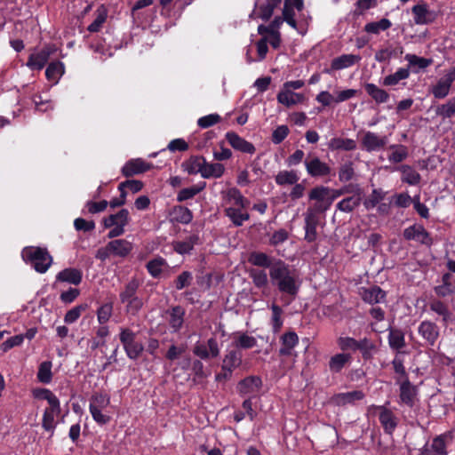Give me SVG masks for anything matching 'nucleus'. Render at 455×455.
I'll return each instance as SVG.
<instances>
[{
    "label": "nucleus",
    "mask_w": 455,
    "mask_h": 455,
    "mask_svg": "<svg viewBox=\"0 0 455 455\" xmlns=\"http://www.w3.org/2000/svg\"><path fill=\"white\" fill-rule=\"evenodd\" d=\"M261 387V379L259 376L251 375L240 380L236 388L241 395L252 398L258 395Z\"/></svg>",
    "instance_id": "6e6552de"
},
{
    "label": "nucleus",
    "mask_w": 455,
    "mask_h": 455,
    "mask_svg": "<svg viewBox=\"0 0 455 455\" xmlns=\"http://www.w3.org/2000/svg\"><path fill=\"white\" fill-rule=\"evenodd\" d=\"M52 363L50 361H44L40 363L37 371V379L41 383L49 384L52 381Z\"/></svg>",
    "instance_id": "5fc2aeb1"
},
{
    "label": "nucleus",
    "mask_w": 455,
    "mask_h": 455,
    "mask_svg": "<svg viewBox=\"0 0 455 455\" xmlns=\"http://www.w3.org/2000/svg\"><path fill=\"white\" fill-rule=\"evenodd\" d=\"M225 172V166L220 163H208L204 162V169L202 172V178L204 179H219L223 176Z\"/></svg>",
    "instance_id": "e433bc0d"
},
{
    "label": "nucleus",
    "mask_w": 455,
    "mask_h": 455,
    "mask_svg": "<svg viewBox=\"0 0 455 455\" xmlns=\"http://www.w3.org/2000/svg\"><path fill=\"white\" fill-rule=\"evenodd\" d=\"M363 300L369 304H378L385 301L386 292L379 286L362 288L360 291Z\"/></svg>",
    "instance_id": "393cba45"
},
{
    "label": "nucleus",
    "mask_w": 455,
    "mask_h": 455,
    "mask_svg": "<svg viewBox=\"0 0 455 455\" xmlns=\"http://www.w3.org/2000/svg\"><path fill=\"white\" fill-rule=\"evenodd\" d=\"M387 339L390 348L397 353L406 346L404 333L399 329L389 328Z\"/></svg>",
    "instance_id": "2f4dec72"
},
{
    "label": "nucleus",
    "mask_w": 455,
    "mask_h": 455,
    "mask_svg": "<svg viewBox=\"0 0 455 455\" xmlns=\"http://www.w3.org/2000/svg\"><path fill=\"white\" fill-rule=\"evenodd\" d=\"M22 258L31 264L38 273H45L50 267L52 259L46 249L40 247H26L22 251Z\"/></svg>",
    "instance_id": "7ed1b4c3"
},
{
    "label": "nucleus",
    "mask_w": 455,
    "mask_h": 455,
    "mask_svg": "<svg viewBox=\"0 0 455 455\" xmlns=\"http://www.w3.org/2000/svg\"><path fill=\"white\" fill-rule=\"evenodd\" d=\"M366 92L377 103H386L389 100V94L383 89L378 87L374 84H366L364 85Z\"/></svg>",
    "instance_id": "79ce46f5"
},
{
    "label": "nucleus",
    "mask_w": 455,
    "mask_h": 455,
    "mask_svg": "<svg viewBox=\"0 0 455 455\" xmlns=\"http://www.w3.org/2000/svg\"><path fill=\"white\" fill-rule=\"evenodd\" d=\"M83 273L80 269L68 267L61 270L56 275V280L78 285L82 282Z\"/></svg>",
    "instance_id": "c756f323"
},
{
    "label": "nucleus",
    "mask_w": 455,
    "mask_h": 455,
    "mask_svg": "<svg viewBox=\"0 0 455 455\" xmlns=\"http://www.w3.org/2000/svg\"><path fill=\"white\" fill-rule=\"evenodd\" d=\"M452 440V433L446 432L427 443L419 451V455H448L447 446Z\"/></svg>",
    "instance_id": "20e7f679"
},
{
    "label": "nucleus",
    "mask_w": 455,
    "mask_h": 455,
    "mask_svg": "<svg viewBox=\"0 0 455 455\" xmlns=\"http://www.w3.org/2000/svg\"><path fill=\"white\" fill-rule=\"evenodd\" d=\"M234 344L238 348L249 349L254 347L257 345V340L252 336H249L246 333H242L235 339Z\"/></svg>",
    "instance_id": "69168bd1"
},
{
    "label": "nucleus",
    "mask_w": 455,
    "mask_h": 455,
    "mask_svg": "<svg viewBox=\"0 0 455 455\" xmlns=\"http://www.w3.org/2000/svg\"><path fill=\"white\" fill-rule=\"evenodd\" d=\"M392 26L388 19L383 18L379 21L369 22L364 26V31L370 34L378 35L381 31L387 30Z\"/></svg>",
    "instance_id": "8fccbe9b"
},
{
    "label": "nucleus",
    "mask_w": 455,
    "mask_h": 455,
    "mask_svg": "<svg viewBox=\"0 0 455 455\" xmlns=\"http://www.w3.org/2000/svg\"><path fill=\"white\" fill-rule=\"evenodd\" d=\"M225 138L228 144L237 151H240L242 153L250 154L252 155L255 153L256 148L254 145L243 138L240 137L237 133L235 132H228L225 134Z\"/></svg>",
    "instance_id": "f3484780"
},
{
    "label": "nucleus",
    "mask_w": 455,
    "mask_h": 455,
    "mask_svg": "<svg viewBox=\"0 0 455 455\" xmlns=\"http://www.w3.org/2000/svg\"><path fill=\"white\" fill-rule=\"evenodd\" d=\"M198 237L196 235L189 236L185 241H178L173 243V249L180 254H186L191 251Z\"/></svg>",
    "instance_id": "6e6d98bb"
},
{
    "label": "nucleus",
    "mask_w": 455,
    "mask_h": 455,
    "mask_svg": "<svg viewBox=\"0 0 455 455\" xmlns=\"http://www.w3.org/2000/svg\"><path fill=\"white\" fill-rule=\"evenodd\" d=\"M248 261L255 267L269 268L271 283L282 293V299L286 306L295 299L301 282L296 270L290 265L282 259L273 261L267 254L260 251L251 252Z\"/></svg>",
    "instance_id": "f257e3e1"
},
{
    "label": "nucleus",
    "mask_w": 455,
    "mask_h": 455,
    "mask_svg": "<svg viewBox=\"0 0 455 455\" xmlns=\"http://www.w3.org/2000/svg\"><path fill=\"white\" fill-rule=\"evenodd\" d=\"M113 313V304L105 303L97 310V319L100 324H104L109 321Z\"/></svg>",
    "instance_id": "774afa93"
},
{
    "label": "nucleus",
    "mask_w": 455,
    "mask_h": 455,
    "mask_svg": "<svg viewBox=\"0 0 455 455\" xmlns=\"http://www.w3.org/2000/svg\"><path fill=\"white\" fill-rule=\"evenodd\" d=\"M429 308L432 312L441 316L443 325H448L449 322L451 320L452 313L444 302L439 299H433L429 302Z\"/></svg>",
    "instance_id": "7c9ffc66"
},
{
    "label": "nucleus",
    "mask_w": 455,
    "mask_h": 455,
    "mask_svg": "<svg viewBox=\"0 0 455 455\" xmlns=\"http://www.w3.org/2000/svg\"><path fill=\"white\" fill-rule=\"evenodd\" d=\"M403 237L408 241H415L421 244L430 246L433 239L422 225L414 224L403 230Z\"/></svg>",
    "instance_id": "9d476101"
},
{
    "label": "nucleus",
    "mask_w": 455,
    "mask_h": 455,
    "mask_svg": "<svg viewBox=\"0 0 455 455\" xmlns=\"http://www.w3.org/2000/svg\"><path fill=\"white\" fill-rule=\"evenodd\" d=\"M247 207H226L225 215L229 218L235 227H241L244 221L250 219V214L244 211Z\"/></svg>",
    "instance_id": "c85d7f7f"
},
{
    "label": "nucleus",
    "mask_w": 455,
    "mask_h": 455,
    "mask_svg": "<svg viewBox=\"0 0 455 455\" xmlns=\"http://www.w3.org/2000/svg\"><path fill=\"white\" fill-rule=\"evenodd\" d=\"M362 147L367 152L379 151L388 143V138L386 135H379L373 132H365L361 140Z\"/></svg>",
    "instance_id": "1a4fd4ad"
},
{
    "label": "nucleus",
    "mask_w": 455,
    "mask_h": 455,
    "mask_svg": "<svg viewBox=\"0 0 455 455\" xmlns=\"http://www.w3.org/2000/svg\"><path fill=\"white\" fill-rule=\"evenodd\" d=\"M391 153L388 156V160L394 164L402 163L408 157V148L402 144H394L389 147Z\"/></svg>",
    "instance_id": "c03bdc74"
},
{
    "label": "nucleus",
    "mask_w": 455,
    "mask_h": 455,
    "mask_svg": "<svg viewBox=\"0 0 455 455\" xmlns=\"http://www.w3.org/2000/svg\"><path fill=\"white\" fill-rule=\"evenodd\" d=\"M86 309V304H81L74 307L66 313L64 316V322L68 324L75 323L81 316L82 313L84 312Z\"/></svg>",
    "instance_id": "338daca9"
},
{
    "label": "nucleus",
    "mask_w": 455,
    "mask_h": 455,
    "mask_svg": "<svg viewBox=\"0 0 455 455\" xmlns=\"http://www.w3.org/2000/svg\"><path fill=\"white\" fill-rule=\"evenodd\" d=\"M365 395L361 390L338 393L331 397V403L336 406L355 405L356 402L363 400Z\"/></svg>",
    "instance_id": "6ab92c4d"
},
{
    "label": "nucleus",
    "mask_w": 455,
    "mask_h": 455,
    "mask_svg": "<svg viewBox=\"0 0 455 455\" xmlns=\"http://www.w3.org/2000/svg\"><path fill=\"white\" fill-rule=\"evenodd\" d=\"M205 187V183L202 185H196L190 188H186L181 189L177 196L178 202H183L188 199L193 198L195 196L199 194Z\"/></svg>",
    "instance_id": "13d9d810"
},
{
    "label": "nucleus",
    "mask_w": 455,
    "mask_h": 455,
    "mask_svg": "<svg viewBox=\"0 0 455 455\" xmlns=\"http://www.w3.org/2000/svg\"><path fill=\"white\" fill-rule=\"evenodd\" d=\"M269 308L271 309L272 315L270 319V325L272 327V331L274 333H277L280 331L283 324V319L282 318L283 309L276 303L273 302Z\"/></svg>",
    "instance_id": "37998d69"
},
{
    "label": "nucleus",
    "mask_w": 455,
    "mask_h": 455,
    "mask_svg": "<svg viewBox=\"0 0 455 455\" xmlns=\"http://www.w3.org/2000/svg\"><path fill=\"white\" fill-rule=\"evenodd\" d=\"M242 358L243 355L239 350H228L223 358L221 366H224L227 370L234 371L241 365Z\"/></svg>",
    "instance_id": "4c0bfd02"
},
{
    "label": "nucleus",
    "mask_w": 455,
    "mask_h": 455,
    "mask_svg": "<svg viewBox=\"0 0 455 455\" xmlns=\"http://www.w3.org/2000/svg\"><path fill=\"white\" fill-rule=\"evenodd\" d=\"M278 103L291 108L292 106L303 103L305 96L302 93L294 92L293 91L282 88L276 96Z\"/></svg>",
    "instance_id": "b1692460"
},
{
    "label": "nucleus",
    "mask_w": 455,
    "mask_h": 455,
    "mask_svg": "<svg viewBox=\"0 0 455 455\" xmlns=\"http://www.w3.org/2000/svg\"><path fill=\"white\" fill-rule=\"evenodd\" d=\"M361 60L359 55L355 54H342L339 57L334 58L331 62V68L327 70L328 73L331 71L341 70L354 66Z\"/></svg>",
    "instance_id": "a878e982"
},
{
    "label": "nucleus",
    "mask_w": 455,
    "mask_h": 455,
    "mask_svg": "<svg viewBox=\"0 0 455 455\" xmlns=\"http://www.w3.org/2000/svg\"><path fill=\"white\" fill-rule=\"evenodd\" d=\"M351 360V355L346 353L336 354L329 361V368L331 372H339Z\"/></svg>",
    "instance_id": "ea45409f"
},
{
    "label": "nucleus",
    "mask_w": 455,
    "mask_h": 455,
    "mask_svg": "<svg viewBox=\"0 0 455 455\" xmlns=\"http://www.w3.org/2000/svg\"><path fill=\"white\" fill-rule=\"evenodd\" d=\"M371 407L379 411V419L385 433L392 435L398 425L397 417L385 406L372 405Z\"/></svg>",
    "instance_id": "ddd939ff"
},
{
    "label": "nucleus",
    "mask_w": 455,
    "mask_h": 455,
    "mask_svg": "<svg viewBox=\"0 0 455 455\" xmlns=\"http://www.w3.org/2000/svg\"><path fill=\"white\" fill-rule=\"evenodd\" d=\"M151 166V164L147 163L140 158L132 159L123 166L122 173L125 177H132L148 171Z\"/></svg>",
    "instance_id": "5701e85b"
},
{
    "label": "nucleus",
    "mask_w": 455,
    "mask_h": 455,
    "mask_svg": "<svg viewBox=\"0 0 455 455\" xmlns=\"http://www.w3.org/2000/svg\"><path fill=\"white\" fill-rule=\"evenodd\" d=\"M419 334L431 346L439 337V327L433 322L423 321L418 328Z\"/></svg>",
    "instance_id": "4be33fe9"
},
{
    "label": "nucleus",
    "mask_w": 455,
    "mask_h": 455,
    "mask_svg": "<svg viewBox=\"0 0 455 455\" xmlns=\"http://www.w3.org/2000/svg\"><path fill=\"white\" fill-rule=\"evenodd\" d=\"M254 286L258 289L267 288L268 285L267 274L264 269L252 268L249 272Z\"/></svg>",
    "instance_id": "de8ad7c7"
},
{
    "label": "nucleus",
    "mask_w": 455,
    "mask_h": 455,
    "mask_svg": "<svg viewBox=\"0 0 455 455\" xmlns=\"http://www.w3.org/2000/svg\"><path fill=\"white\" fill-rule=\"evenodd\" d=\"M110 403V398L107 395L95 394L90 399L89 409L103 410Z\"/></svg>",
    "instance_id": "e2e57ef3"
},
{
    "label": "nucleus",
    "mask_w": 455,
    "mask_h": 455,
    "mask_svg": "<svg viewBox=\"0 0 455 455\" xmlns=\"http://www.w3.org/2000/svg\"><path fill=\"white\" fill-rule=\"evenodd\" d=\"M204 162L205 158L204 156H194L183 162L182 167L188 174L200 173L202 175Z\"/></svg>",
    "instance_id": "c9c22d12"
},
{
    "label": "nucleus",
    "mask_w": 455,
    "mask_h": 455,
    "mask_svg": "<svg viewBox=\"0 0 455 455\" xmlns=\"http://www.w3.org/2000/svg\"><path fill=\"white\" fill-rule=\"evenodd\" d=\"M103 222L106 228L113 226L124 228L129 223V212L126 209H122L117 213L105 218Z\"/></svg>",
    "instance_id": "72a5a7b5"
},
{
    "label": "nucleus",
    "mask_w": 455,
    "mask_h": 455,
    "mask_svg": "<svg viewBox=\"0 0 455 455\" xmlns=\"http://www.w3.org/2000/svg\"><path fill=\"white\" fill-rule=\"evenodd\" d=\"M404 59L408 61L411 67H418L419 69H425L433 63L432 59L419 57L411 53L406 54Z\"/></svg>",
    "instance_id": "052dcab7"
},
{
    "label": "nucleus",
    "mask_w": 455,
    "mask_h": 455,
    "mask_svg": "<svg viewBox=\"0 0 455 455\" xmlns=\"http://www.w3.org/2000/svg\"><path fill=\"white\" fill-rule=\"evenodd\" d=\"M357 350L361 352L363 359L368 360L372 358L377 347L370 339L363 338L358 340Z\"/></svg>",
    "instance_id": "09e8293b"
},
{
    "label": "nucleus",
    "mask_w": 455,
    "mask_h": 455,
    "mask_svg": "<svg viewBox=\"0 0 455 455\" xmlns=\"http://www.w3.org/2000/svg\"><path fill=\"white\" fill-rule=\"evenodd\" d=\"M281 4V0H258L255 3V8L251 14L264 20H268L274 10Z\"/></svg>",
    "instance_id": "a211bd4d"
},
{
    "label": "nucleus",
    "mask_w": 455,
    "mask_h": 455,
    "mask_svg": "<svg viewBox=\"0 0 455 455\" xmlns=\"http://www.w3.org/2000/svg\"><path fill=\"white\" fill-rule=\"evenodd\" d=\"M414 22L417 25H427L435 21L436 12L429 9L424 2H419L411 8Z\"/></svg>",
    "instance_id": "9b49d317"
},
{
    "label": "nucleus",
    "mask_w": 455,
    "mask_h": 455,
    "mask_svg": "<svg viewBox=\"0 0 455 455\" xmlns=\"http://www.w3.org/2000/svg\"><path fill=\"white\" fill-rule=\"evenodd\" d=\"M132 249V243L126 239H116L108 243V250L116 257L125 258Z\"/></svg>",
    "instance_id": "bb28decb"
},
{
    "label": "nucleus",
    "mask_w": 455,
    "mask_h": 455,
    "mask_svg": "<svg viewBox=\"0 0 455 455\" xmlns=\"http://www.w3.org/2000/svg\"><path fill=\"white\" fill-rule=\"evenodd\" d=\"M224 207H248L250 202L236 188L221 192Z\"/></svg>",
    "instance_id": "4468645a"
},
{
    "label": "nucleus",
    "mask_w": 455,
    "mask_h": 455,
    "mask_svg": "<svg viewBox=\"0 0 455 455\" xmlns=\"http://www.w3.org/2000/svg\"><path fill=\"white\" fill-rule=\"evenodd\" d=\"M32 393L35 398L46 400L49 405L60 402L59 398L47 388H35Z\"/></svg>",
    "instance_id": "0e129e2a"
},
{
    "label": "nucleus",
    "mask_w": 455,
    "mask_h": 455,
    "mask_svg": "<svg viewBox=\"0 0 455 455\" xmlns=\"http://www.w3.org/2000/svg\"><path fill=\"white\" fill-rule=\"evenodd\" d=\"M399 385V403L408 407H413L418 395L417 387L408 380L396 383Z\"/></svg>",
    "instance_id": "dca6fc26"
},
{
    "label": "nucleus",
    "mask_w": 455,
    "mask_h": 455,
    "mask_svg": "<svg viewBox=\"0 0 455 455\" xmlns=\"http://www.w3.org/2000/svg\"><path fill=\"white\" fill-rule=\"evenodd\" d=\"M60 413V402L50 404L44 411L42 418V427L44 431L50 433V436L54 435L55 428L58 425V421L55 420V418L59 417Z\"/></svg>",
    "instance_id": "0eeeda50"
},
{
    "label": "nucleus",
    "mask_w": 455,
    "mask_h": 455,
    "mask_svg": "<svg viewBox=\"0 0 455 455\" xmlns=\"http://www.w3.org/2000/svg\"><path fill=\"white\" fill-rule=\"evenodd\" d=\"M435 114L443 119L451 118L455 115V97L435 108Z\"/></svg>",
    "instance_id": "864d4df0"
},
{
    "label": "nucleus",
    "mask_w": 455,
    "mask_h": 455,
    "mask_svg": "<svg viewBox=\"0 0 455 455\" xmlns=\"http://www.w3.org/2000/svg\"><path fill=\"white\" fill-rule=\"evenodd\" d=\"M435 292L443 298L455 294V278L451 273L443 275L442 283L435 287Z\"/></svg>",
    "instance_id": "cd10ccee"
},
{
    "label": "nucleus",
    "mask_w": 455,
    "mask_h": 455,
    "mask_svg": "<svg viewBox=\"0 0 455 455\" xmlns=\"http://www.w3.org/2000/svg\"><path fill=\"white\" fill-rule=\"evenodd\" d=\"M331 188L324 186H317L311 189L309 193V200L315 201L314 208H310L315 213L327 211L331 205L330 200Z\"/></svg>",
    "instance_id": "39448f33"
},
{
    "label": "nucleus",
    "mask_w": 455,
    "mask_h": 455,
    "mask_svg": "<svg viewBox=\"0 0 455 455\" xmlns=\"http://www.w3.org/2000/svg\"><path fill=\"white\" fill-rule=\"evenodd\" d=\"M193 353L201 359L215 358L220 355L218 341L215 338H210L207 344L196 343Z\"/></svg>",
    "instance_id": "2eb2a0df"
},
{
    "label": "nucleus",
    "mask_w": 455,
    "mask_h": 455,
    "mask_svg": "<svg viewBox=\"0 0 455 455\" xmlns=\"http://www.w3.org/2000/svg\"><path fill=\"white\" fill-rule=\"evenodd\" d=\"M356 141L353 139L334 137L330 140L328 148L331 150L353 151L356 148Z\"/></svg>",
    "instance_id": "f704fd0d"
},
{
    "label": "nucleus",
    "mask_w": 455,
    "mask_h": 455,
    "mask_svg": "<svg viewBox=\"0 0 455 455\" xmlns=\"http://www.w3.org/2000/svg\"><path fill=\"white\" fill-rule=\"evenodd\" d=\"M399 170L402 172V181L409 185H417L420 181V174L410 165H402Z\"/></svg>",
    "instance_id": "a18cd8bd"
},
{
    "label": "nucleus",
    "mask_w": 455,
    "mask_h": 455,
    "mask_svg": "<svg viewBox=\"0 0 455 455\" xmlns=\"http://www.w3.org/2000/svg\"><path fill=\"white\" fill-rule=\"evenodd\" d=\"M403 53V48L402 46L393 47L388 45L386 48H381L375 52L374 59L376 61L388 62L391 58L399 57Z\"/></svg>",
    "instance_id": "473e14b6"
},
{
    "label": "nucleus",
    "mask_w": 455,
    "mask_h": 455,
    "mask_svg": "<svg viewBox=\"0 0 455 455\" xmlns=\"http://www.w3.org/2000/svg\"><path fill=\"white\" fill-rule=\"evenodd\" d=\"M281 347L279 355L283 356H296L294 347L299 344V337L294 331H289L280 338Z\"/></svg>",
    "instance_id": "aec40b11"
},
{
    "label": "nucleus",
    "mask_w": 455,
    "mask_h": 455,
    "mask_svg": "<svg viewBox=\"0 0 455 455\" xmlns=\"http://www.w3.org/2000/svg\"><path fill=\"white\" fill-rule=\"evenodd\" d=\"M317 224L316 213L313 210L307 209L305 214V240L307 243H313L317 239Z\"/></svg>",
    "instance_id": "412c9836"
},
{
    "label": "nucleus",
    "mask_w": 455,
    "mask_h": 455,
    "mask_svg": "<svg viewBox=\"0 0 455 455\" xmlns=\"http://www.w3.org/2000/svg\"><path fill=\"white\" fill-rule=\"evenodd\" d=\"M169 324L173 331H179L184 322L185 310L180 307H173L170 312Z\"/></svg>",
    "instance_id": "58836bf2"
},
{
    "label": "nucleus",
    "mask_w": 455,
    "mask_h": 455,
    "mask_svg": "<svg viewBox=\"0 0 455 455\" xmlns=\"http://www.w3.org/2000/svg\"><path fill=\"white\" fill-rule=\"evenodd\" d=\"M140 283L137 278H132L119 293L122 304L125 305V311L136 315L143 307V299L137 295Z\"/></svg>",
    "instance_id": "f03ea898"
},
{
    "label": "nucleus",
    "mask_w": 455,
    "mask_h": 455,
    "mask_svg": "<svg viewBox=\"0 0 455 455\" xmlns=\"http://www.w3.org/2000/svg\"><path fill=\"white\" fill-rule=\"evenodd\" d=\"M54 51L55 49L52 46L46 45L40 51L31 53L28 57L27 67L31 70L43 69Z\"/></svg>",
    "instance_id": "f8f14e48"
},
{
    "label": "nucleus",
    "mask_w": 455,
    "mask_h": 455,
    "mask_svg": "<svg viewBox=\"0 0 455 455\" xmlns=\"http://www.w3.org/2000/svg\"><path fill=\"white\" fill-rule=\"evenodd\" d=\"M167 266V263L164 259L162 257L155 258L151 260H149L147 263V269L148 273L155 278H157L160 276V275L163 272V269L164 267Z\"/></svg>",
    "instance_id": "603ef678"
},
{
    "label": "nucleus",
    "mask_w": 455,
    "mask_h": 455,
    "mask_svg": "<svg viewBox=\"0 0 455 455\" xmlns=\"http://www.w3.org/2000/svg\"><path fill=\"white\" fill-rule=\"evenodd\" d=\"M355 176L354 163L352 161H347L340 164L339 168V180L341 182H347L351 180Z\"/></svg>",
    "instance_id": "4d7b16f0"
},
{
    "label": "nucleus",
    "mask_w": 455,
    "mask_h": 455,
    "mask_svg": "<svg viewBox=\"0 0 455 455\" xmlns=\"http://www.w3.org/2000/svg\"><path fill=\"white\" fill-rule=\"evenodd\" d=\"M410 71L408 68H400L394 74L388 75L384 77L382 85L394 86L399 84L400 81L405 80L409 77Z\"/></svg>",
    "instance_id": "49530a36"
},
{
    "label": "nucleus",
    "mask_w": 455,
    "mask_h": 455,
    "mask_svg": "<svg viewBox=\"0 0 455 455\" xmlns=\"http://www.w3.org/2000/svg\"><path fill=\"white\" fill-rule=\"evenodd\" d=\"M64 71L65 68L61 61H53L48 65L45 70V76L47 80L52 81L54 84H57L59 79L64 74Z\"/></svg>",
    "instance_id": "a19ab883"
},
{
    "label": "nucleus",
    "mask_w": 455,
    "mask_h": 455,
    "mask_svg": "<svg viewBox=\"0 0 455 455\" xmlns=\"http://www.w3.org/2000/svg\"><path fill=\"white\" fill-rule=\"evenodd\" d=\"M304 164L307 174L314 178L328 176L331 172V167L315 155H307Z\"/></svg>",
    "instance_id": "423d86ee"
},
{
    "label": "nucleus",
    "mask_w": 455,
    "mask_h": 455,
    "mask_svg": "<svg viewBox=\"0 0 455 455\" xmlns=\"http://www.w3.org/2000/svg\"><path fill=\"white\" fill-rule=\"evenodd\" d=\"M360 202L361 198L359 196H352L339 202L337 208L341 212H350L360 204Z\"/></svg>",
    "instance_id": "680f3d73"
},
{
    "label": "nucleus",
    "mask_w": 455,
    "mask_h": 455,
    "mask_svg": "<svg viewBox=\"0 0 455 455\" xmlns=\"http://www.w3.org/2000/svg\"><path fill=\"white\" fill-rule=\"evenodd\" d=\"M299 179L294 171H281L275 177V180L279 186L296 184Z\"/></svg>",
    "instance_id": "3c124183"
},
{
    "label": "nucleus",
    "mask_w": 455,
    "mask_h": 455,
    "mask_svg": "<svg viewBox=\"0 0 455 455\" xmlns=\"http://www.w3.org/2000/svg\"><path fill=\"white\" fill-rule=\"evenodd\" d=\"M392 365H393L394 371L396 374V377H395L396 383L402 382L403 380L409 379L405 367L403 365V360L400 356L396 355L393 359Z\"/></svg>",
    "instance_id": "bf43d9fd"
}]
</instances>
